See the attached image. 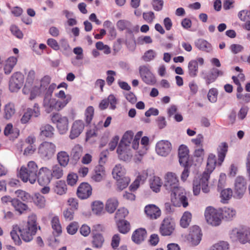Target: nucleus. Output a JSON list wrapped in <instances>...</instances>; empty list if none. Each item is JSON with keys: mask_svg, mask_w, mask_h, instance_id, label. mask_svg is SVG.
<instances>
[{"mask_svg": "<svg viewBox=\"0 0 250 250\" xmlns=\"http://www.w3.org/2000/svg\"><path fill=\"white\" fill-rule=\"evenodd\" d=\"M38 167L34 161H30L26 167L22 166L20 170L19 176L23 182L29 181L31 184L35 183L37 178Z\"/></svg>", "mask_w": 250, "mask_h": 250, "instance_id": "nucleus-1", "label": "nucleus"}, {"mask_svg": "<svg viewBox=\"0 0 250 250\" xmlns=\"http://www.w3.org/2000/svg\"><path fill=\"white\" fill-rule=\"evenodd\" d=\"M37 216L32 214L29 216L27 225L23 228L20 229V234L22 240L28 242L33 238L37 230Z\"/></svg>", "mask_w": 250, "mask_h": 250, "instance_id": "nucleus-2", "label": "nucleus"}, {"mask_svg": "<svg viewBox=\"0 0 250 250\" xmlns=\"http://www.w3.org/2000/svg\"><path fill=\"white\" fill-rule=\"evenodd\" d=\"M209 175L207 172H204L201 177H195L193 181V192L194 195L199 194L201 188L205 193L209 192L208 179Z\"/></svg>", "mask_w": 250, "mask_h": 250, "instance_id": "nucleus-3", "label": "nucleus"}, {"mask_svg": "<svg viewBox=\"0 0 250 250\" xmlns=\"http://www.w3.org/2000/svg\"><path fill=\"white\" fill-rule=\"evenodd\" d=\"M171 192V201L174 206L180 207L182 205L184 208L188 207V203L184 188L180 187Z\"/></svg>", "mask_w": 250, "mask_h": 250, "instance_id": "nucleus-4", "label": "nucleus"}, {"mask_svg": "<svg viewBox=\"0 0 250 250\" xmlns=\"http://www.w3.org/2000/svg\"><path fill=\"white\" fill-rule=\"evenodd\" d=\"M56 148L54 144L45 141L40 144L38 149V153L42 159L48 160L54 155Z\"/></svg>", "mask_w": 250, "mask_h": 250, "instance_id": "nucleus-5", "label": "nucleus"}, {"mask_svg": "<svg viewBox=\"0 0 250 250\" xmlns=\"http://www.w3.org/2000/svg\"><path fill=\"white\" fill-rule=\"evenodd\" d=\"M205 216L208 223L213 226H219L221 223L220 211L212 207L207 208Z\"/></svg>", "mask_w": 250, "mask_h": 250, "instance_id": "nucleus-6", "label": "nucleus"}, {"mask_svg": "<svg viewBox=\"0 0 250 250\" xmlns=\"http://www.w3.org/2000/svg\"><path fill=\"white\" fill-rule=\"evenodd\" d=\"M64 104L58 102L55 99L51 98V95H46L44 97L43 106L47 113L60 111L64 107Z\"/></svg>", "mask_w": 250, "mask_h": 250, "instance_id": "nucleus-7", "label": "nucleus"}, {"mask_svg": "<svg viewBox=\"0 0 250 250\" xmlns=\"http://www.w3.org/2000/svg\"><path fill=\"white\" fill-rule=\"evenodd\" d=\"M23 82V75L19 72L14 73L9 80V90L12 92L18 91L22 86Z\"/></svg>", "mask_w": 250, "mask_h": 250, "instance_id": "nucleus-8", "label": "nucleus"}, {"mask_svg": "<svg viewBox=\"0 0 250 250\" xmlns=\"http://www.w3.org/2000/svg\"><path fill=\"white\" fill-rule=\"evenodd\" d=\"M139 73L143 81L146 84L153 85L156 83V80L150 71L149 66L142 65L139 67Z\"/></svg>", "mask_w": 250, "mask_h": 250, "instance_id": "nucleus-9", "label": "nucleus"}, {"mask_svg": "<svg viewBox=\"0 0 250 250\" xmlns=\"http://www.w3.org/2000/svg\"><path fill=\"white\" fill-rule=\"evenodd\" d=\"M223 71L216 68H212L208 73L205 70H202L200 72L201 77L205 81L207 85L214 82L218 77L223 76Z\"/></svg>", "mask_w": 250, "mask_h": 250, "instance_id": "nucleus-10", "label": "nucleus"}, {"mask_svg": "<svg viewBox=\"0 0 250 250\" xmlns=\"http://www.w3.org/2000/svg\"><path fill=\"white\" fill-rule=\"evenodd\" d=\"M52 120L57 124V128L60 134H63L67 132L68 127L67 117L56 114L52 116Z\"/></svg>", "mask_w": 250, "mask_h": 250, "instance_id": "nucleus-11", "label": "nucleus"}, {"mask_svg": "<svg viewBox=\"0 0 250 250\" xmlns=\"http://www.w3.org/2000/svg\"><path fill=\"white\" fill-rule=\"evenodd\" d=\"M164 187L170 191L179 188V180L177 176L174 173L167 172L165 177Z\"/></svg>", "mask_w": 250, "mask_h": 250, "instance_id": "nucleus-12", "label": "nucleus"}, {"mask_svg": "<svg viewBox=\"0 0 250 250\" xmlns=\"http://www.w3.org/2000/svg\"><path fill=\"white\" fill-rule=\"evenodd\" d=\"M52 179L51 170L47 167L39 169L37 174V181L41 186L48 185Z\"/></svg>", "mask_w": 250, "mask_h": 250, "instance_id": "nucleus-13", "label": "nucleus"}, {"mask_svg": "<svg viewBox=\"0 0 250 250\" xmlns=\"http://www.w3.org/2000/svg\"><path fill=\"white\" fill-rule=\"evenodd\" d=\"M116 26L119 30L122 31L126 30V33L129 34L139 32V26L138 25L133 26L132 23L128 20H119L116 23Z\"/></svg>", "mask_w": 250, "mask_h": 250, "instance_id": "nucleus-14", "label": "nucleus"}, {"mask_svg": "<svg viewBox=\"0 0 250 250\" xmlns=\"http://www.w3.org/2000/svg\"><path fill=\"white\" fill-rule=\"evenodd\" d=\"M246 190V182L242 176H238L234 184V195L237 198H241L244 194Z\"/></svg>", "mask_w": 250, "mask_h": 250, "instance_id": "nucleus-15", "label": "nucleus"}, {"mask_svg": "<svg viewBox=\"0 0 250 250\" xmlns=\"http://www.w3.org/2000/svg\"><path fill=\"white\" fill-rule=\"evenodd\" d=\"M41 114L39 105L35 104L33 108H28L21 119V122L25 124L27 123L31 117H38Z\"/></svg>", "mask_w": 250, "mask_h": 250, "instance_id": "nucleus-16", "label": "nucleus"}, {"mask_svg": "<svg viewBox=\"0 0 250 250\" xmlns=\"http://www.w3.org/2000/svg\"><path fill=\"white\" fill-rule=\"evenodd\" d=\"M204 63V60L203 58L199 57L195 60H191L188 63V74L191 78H195L197 76L198 72V65L202 66Z\"/></svg>", "mask_w": 250, "mask_h": 250, "instance_id": "nucleus-17", "label": "nucleus"}, {"mask_svg": "<svg viewBox=\"0 0 250 250\" xmlns=\"http://www.w3.org/2000/svg\"><path fill=\"white\" fill-rule=\"evenodd\" d=\"M84 124L82 120H78L75 121L71 127L69 138L73 140L78 137L83 132L84 128Z\"/></svg>", "mask_w": 250, "mask_h": 250, "instance_id": "nucleus-18", "label": "nucleus"}, {"mask_svg": "<svg viewBox=\"0 0 250 250\" xmlns=\"http://www.w3.org/2000/svg\"><path fill=\"white\" fill-rule=\"evenodd\" d=\"M175 229L174 222L169 218H165L163 221L160 228V232L163 236L170 235Z\"/></svg>", "mask_w": 250, "mask_h": 250, "instance_id": "nucleus-19", "label": "nucleus"}, {"mask_svg": "<svg viewBox=\"0 0 250 250\" xmlns=\"http://www.w3.org/2000/svg\"><path fill=\"white\" fill-rule=\"evenodd\" d=\"M201 230L198 226H194L190 228L188 239L192 245H198L201 240Z\"/></svg>", "mask_w": 250, "mask_h": 250, "instance_id": "nucleus-20", "label": "nucleus"}, {"mask_svg": "<svg viewBox=\"0 0 250 250\" xmlns=\"http://www.w3.org/2000/svg\"><path fill=\"white\" fill-rule=\"evenodd\" d=\"M92 190V187L89 184L83 183L78 187L77 194L79 198L86 199L91 195Z\"/></svg>", "mask_w": 250, "mask_h": 250, "instance_id": "nucleus-21", "label": "nucleus"}, {"mask_svg": "<svg viewBox=\"0 0 250 250\" xmlns=\"http://www.w3.org/2000/svg\"><path fill=\"white\" fill-rule=\"evenodd\" d=\"M171 150V145L168 141L162 140L156 144V151L159 155L166 156L170 153Z\"/></svg>", "mask_w": 250, "mask_h": 250, "instance_id": "nucleus-22", "label": "nucleus"}, {"mask_svg": "<svg viewBox=\"0 0 250 250\" xmlns=\"http://www.w3.org/2000/svg\"><path fill=\"white\" fill-rule=\"evenodd\" d=\"M117 152L118 154L119 159L124 161H129L133 156L130 146L119 145Z\"/></svg>", "mask_w": 250, "mask_h": 250, "instance_id": "nucleus-23", "label": "nucleus"}, {"mask_svg": "<svg viewBox=\"0 0 250 250\" xmlns=\"http://www.w3.org/2000/svg\"><path fill=\"white\" fill-rule=\"evenodd\" d=\"M145 212L147 217L153 220L159 218L161 214L160 208L153 204L146 206L145 208Z\"/></svg>", "mask_w": 250, "mask_h": 250, "instance_id": "nucleus-24", "label": "nucleus"}, {"mask_svg": "<svg viewBox=\"0 0 250 250\" xmlns=\"http://www.w3.org/2000/svg\"><path fill=\"white\" fill-rule=\"evenodd\" d=\"M105 176L104 167L102 165L99 164L95 167L91 179L94 182H100L104 178Z\"/></svg>", "mask_w": 250, "mask_h": 250, "instance_id": "nucleus-25", "label": "nucleus"}, {"mask_svg": "<svg viewBox=\"0 0 250 250\" xmlns=\"http://www.w3.org/2000/svg\"><path fill=\"white\" fill-rule=\"evenodd\" d=\"M179 161L180 164L183 166L187 165L189 156L188 149L187 146L181 145L178 150Z\"/></svg>", "mask_w": 250, "mask_h": 250, "instance_id": "nucleus-26", "label": "nucleus"}, {"mask_svg": "<svg viewBox=\"0 0 250 250\" xmlns=\"http://www.w3.org/2000/svg\"><path fill=\"white\" fill-rule=\"evenodd\" d=\"M148 176L146 171H143L139 174L134 182L130 186L129 189L131 191L136 190L141 184L144 183Z\"/></svg>", "mask_w": 250, "mask_h": 250, "instance_id": "nucleus-27", "label": "nucleus"}, {"mask_svg": "<svg viewBox=\"0 0 250 250\" xmlns=\"http://www.w3.org/2000/svg\"><path fill=\"white\" fill-rule=\"evenodd\" d=\"M146 237V231L145 229L140 228L134 231L132 235V240L137 244H140Z\"/></svg>", "mask_w": 250, "mask_h": 250, "instance_id": "nucleus-28", "label": "nucleus"}, {"mask_svg": "<svg viewBox=\"0 0 250 250\" xmlns=\"http://www.w3.org/2000/svg\"><path fill=\"white\" fill-rule=\"evenodd\" d=\"M17 58L15 57H10L5 60L3 65V71L6 75L10 74L17 62Z\"/></svg>", "mask_w": 250, "mask_h": 250, "instance_id": "nucleus-29", "label": "nucleus"}, {"mask_svg": "<svg viewBox=\"0 0 250 250\" xmlns=\"http://www.w3.org/2000/svg\"><path fill=\"white\" fill-rule=\"evenodd\" d=\"M12 206L15 210L20 214L24 213V211L29 209L28 206L21 202L19 199L13 198L12 201Z\"/></svg>", "mask_w": 250, "mask_h": 250, "instance_id": "nucleus-30", "label": "nucleus"}, {"mask_svg": "<svg viewBox=\"0 0 250 250\" xmlns=\"http://www.w3.org/2000/svg\"><path fill=\"white\" fill-rule=\"evenodd\" d=\"M149 184L150 188L157 193L160 190L162 182L159 177L153 176L149 179Z\"/></svg>", "mask_w": 250, "mask_h": 250, "instance_id": "nucleus-31", "label": "nucleus"}, {"mask_svg": "<svg viewBox=\"0 0 250 250\" xmlns=\"http://www.w3.org/2000/svg\"><path fill=\"white\" fill-rule=\"evenodd\" d=\"M119 206V201L115 197L109 198L105 204L106 210L109 213H113Z\"/></svg>", "mask_w": 250, "mask_h": 250, "instance_id": "nucleus-32", "label": "nucleus"}, {"mask_svg": "<svg viewBox=\"0 0 250 250\" xmlns=\"http://www.w3.org/2000/svg\"><path fill=\"white\" fill-rule=\"evenodd\" d=\"M228 145L227 143H221L217 148L218 161L219 165H221L224 161L228 151Z\"/></svg>", "mask_w": 250, "mask_h": 250, "instance_id": "nucleus-33", "label": "nucleus"}, {"mask_svg": "<svg viewBox=\"0 0 250 250\" xmlns=\"http://www.w3.org/2000/svg\"><path fill=\"white\" fill-rule=\"evenodd\" d=\"M57 160L61 166L66 167L69 161V156L66 151H61L57 154Z\"/></svg>", "mask_w": 250, "mask_h": 250, "instance_id": "nucleus-34", "label": "nucleus"}, {"mask_svg": "<svg viewBox=\"0 0 250 250\" xmlns=\"http://www.w3.org/2000/svg\"><path fill=\"white\" fill-rule=\"evenodd\" d=\"M220 213L222 218L227 221L232 220L236 216V214L235 209L229 208H224Z\"/></svg>", "mask_w": 250, "mask_h": 250, "instance_id": "nucleus-35", "label": "nucleus"}, {"mask_svg": "<svg viewBox=\"0 0 250 250\" xmlns=\"http://www.w3.org/2000/svg\"><path fill=\"white\" fill-rule=\"evenodd\" d=\"M40 135L47 138H52L54 135V128L50 125H42L40 128Z\"/></svg>", "mask_w": 250, "mask_h": 250, "instance_id": "nucleus-36", "label": "nucleus"}, {"mask_svg": "<svg viewBox=\"0 0 250 250\" xmlns=\"http://www.w3.org/2000/svg\"><path fill=\"white\" fill-rule=\"evenodd\" d=\"M195 44L196 47L203 51L209 52L212 49L211 44L203 39L198 40L195 42Z\"/></svg>", "mask_w": 250, "mask_h": 250, "instance_id": "nucleus-37", "label": "nucleus"}, {"mask_svg": "<svg viewBox=\"0 0 250 250\" xmlns=\"http://www.w3.org/2000/svg\"><path fill=\"white\" fill-rule=\"evenodd\" d=\"M125 169L120 164L115 165L112 170V175L113 178L116 180L121 179V178L125 177Z\"/></svg>", "mask_w": 250, "mask_h": 250, "instance_id": "nucleus-38", "label": "nucleus"}, {"mask_svg": "<svg viewBox=\"0 0 250 250\" xmlns=\"http://www.w3.org/2000/svg\"><path fill=\"white\" fill-rule=\"evenodd\" d=\"M51 223L54 235L56 236L59 235L62 233V230L59 217L54 216L52 218Z\"/></svg>", "mask_w": 250, "mask_h": 250, "instance_id": "nucleus-39", "label": "nucleus"}, {"mask_svg": "<svg viewBox=\"0 0 250 250\" xmlns=\"http://www.w3.org/2000/svg\"><path fill=\"white\" fill-rule=\"evenodd\" d=\"M216 163L215 155L213 154H210L207 161L206 170L204 172H207L210 176V174L215 168Z\"/></svg>", "mask_w": 250, "mask_h": 250, "instance_id": "nucleus-40", "label": "nucleus"}, {"mask_svg": "<svg viewBox=\"0 0 250 250\" xmlns=\"http://www.w3.org/2000/svg\"><path fill=\"white\" fill-rule=\"evenodd\" d=\"M104 204L100 201H95L92 202L91 209L92 212L97 215H100L104 212Z\"/></svg>", "mask_w": 250, "mask_h": 250, "instance_id": "nucleus-41", "label": "nucleus"}, {"mask_svg": "<svg viewBox=\"0 0 250 250\" xmlns=\"http://www.w3.org/2000/svg\"><path fill=\"white\" fill-rule=\"evenodd\" d=\"M148 142L149 139L147 137L144 136L142 137L141 145L140 146L139 145V148L136 150L140 156H143L146 153L148 148Z\"/></svg>", "mask_w": 250, "mask_h": 250, "instance_id": "nucleus-42", "label": "nucleus"}, {"mask_svg": "<svg viewBox=\"0 0 250 250\" xmlns=\"http://www.w3.org/2000/svg\"><path fill=\"white\" fill-rule=\"evenodd\" d=\"M16 197L19 200L25 202H31L32 200V197L31 195L25 191L18 189L15 192Z\"/></svg>", "mask_w": 250, "mask_h": 250, "instance_id": "nucleus-43", "label": "nucleus"}, {"mask_svg": "<svg viewBox=\"0 0 250 250\" xmlns=\"http://www.w3.org/2000/svg\"><path fill=\"white\" fill-rule=\"evenodd\" d=\"M4 115L5 118H11L15 113L16 109L13 103H8L4 106Z\"/></svg>", "mask_w": 250, "mask_h": 250, "instance_id": "nucleus-44", "label": "nucleus"}, {"mask_svg": "<svg viewBox=\"0 0 250 250\" xmlns=\"http://www.w3.org/2000/svg\"><path fill=\"white\" fill-rule=\"evenodd\" d=\"M54 190L55 193L59 195L65 194L67 190L66 185L63 181L57 182L54 187Z\"/></svg>", "mask_w": 250, "mask_h": 250, "instance_id": "nucleus-45", "label": "nucleus"}, {"mask_svg": "<svg viewBox=\"0 0 250 250\" xmlns=\"http://www.w3.org/2000/svg\"><path fill=\"white\" fill-rule=\"evenodd\" d=\"M133 133L131 131H126L123 135L119 145L130 146L131 142L133 137Z\"/></svg>", "mask_w": 250, "mask_h": 250, "instance_id": "nucleus-46", "label": "nucleus"}, {"mask_svg": "<svg viewBox=\"0 0 250 250\" xmlns=\"http://www.w3.org/2000/svg\"><path fill=\"white\" fill-rule=\"evenodd\" d=\"M20 233V228L18 225L13 226L12 230L10 232L11 236L14 241L16 245H20L21 243V241L17 232Z\"/></svg>", "mask_w": 250, "mask_h": 250, "instance_id": "nucleus-47", "label": "nucleus"}, {"mask_svg": "<svg viewBox=\"0 0 250 250\" xmlns=\"http://www.w3.org/2000/svg\"><path fill=\"white\" fill-rule=\"evenodd\" d=\"M56 97L61 99L57 100L58 102L64 104V107L71 100V96L70 95H65L63 90L60 91L58 93L55 94Z\"/></svg>", "mask_w": 250, "mask_h": 250, "instance_id": "nucleus-48", "label": "nucleus"}, {"mask_svg": "<svg viewBox=\"0 0 250 250\" xmlns=\"http://www.w3.org/2000/svg\"><path fill=\"white\" fill-rule=\"evenodd\" d=\"M117 226L119 231L122 233H126L130 230V224L126 220H122L119 221Z\"/></svg>", "mask_w": 250, "mask_h": 250, "instance_id": "nucleus-49", "label": "nucleus"}, {"mask_svg": "<svg viewBox=\"0 0 250 250\" xmlns=\"http://www.w3.org/2000/svg\"><path fill=\"white\" fill-rule=\"evenodd\" d=\"M62 167L60 165H55L52 167L51 170L52 177H54L56 179H60L63 176V172Z\"/></svg>", "mask_w": 250, "mask_h": 250, "instance_id": "nucleus-50", "label": "nucleus"}, {"mask_svg": "<svg viewBox=\"0 0 250 250\" xmlns=\"http://www.w3.org/2000/svg\"><path fill=\"white\" fill-rule=\"evenodd\" d=\"M229 244L228 242L220 241L213 245L210 250H229Z\"/></svg>", "mask_w": 250, "mask_h": 250, "instance_id": "nucleus-51", "label": "nucleus"}, {"mask_svg": "<svg viewBox=\"0 0 250 250\" xmlns=\"http://www.w3.org/2000/svg\"><path fill=\"white\" fill-rule=\"evenodd\" d=\"M83 154V147L79 145H75L72 148L71 155L75 160H78Z\"/></svg>", "mask_w": 250, "mask_h": 250, "instance_id": "nucleus-52", "label": "nucleus"}, {"mask_svg": "<svg viewBox=\"0 0 250 250\" xmlns=\"http://www.w3.org/2000/svg\"><path fill=\"white\" fill-rule=\"evenodd\" d=\"M191 214L188 211H186L184 213L181 220L180 225L183 228L188 227L191 219Z\"/></svg>", "mask_w": 250, "mask_h": 250, "instance_id": "nucleus-53", "label": "nucleus"}, {"mask_svg": "<svg viewBox=\"0 0 250 250\" xmlns=\"http://www.w3.org/2000/svg\"><path fill=\"white\" fill-rule=\"evenodd\" d=\"M104 239L100 234H97L93 236L92 243L93 247L96 248H100L102 247Z\"/></svg>", "mask_w": 250, "mask_h": 250, "instance_id": "nucleus-54", "label": "nucleus"}, {"mask_svg": "<svg viewBox=\"0 0 250 250\" xmlns=\"http://www.w3.org/2000/svg\"><path fill=\"white\" fill-rule=\"evenodd\" d=\"M35 204L40 208H44L46 205L45 198L40 194H36L34 200Z\"/></svg>", "mask_w": 250, "mask_h": 250, "instance_id": "nucleus-55", "label": "nucleus"}, {"mask_svg": "<svg viewBox=\"0 0 250 250\" xmlns=\"http://www.w3.org/2000/svg\"><path fill=\"white\" fill-rule=\"evenodd\" d=\"M243 234L242 231L235 228L231 231L229 233V236L233 241H237L238 240L241 242Z\"/></svg>", "mask_w": 250, "mask_h": 250, "instance_id": "nucleus-56", "label": "nucleus"}, {"mask_svg": "<svg viewBox=\"0 0 250 250\" xmlns=\"http://www.w3.org/2000/svg\"><path fill=\"white\" fill-rule=\"evenodd\" d=\"M117 181V186L118 188L120 190H123L124 188H126L128 184L130 182V179L128 177H124L121 178V179L116 180Z\"/></svg>", "mask_w": 250, "mask_h": 250, "instance_id": "nucleus-57", "label": "nucleus"}, {"mask_svg": "<svg viewBox=\"0 0 250 250\" xmlns=\"http://www.w3.org/2000/svg\"><path fill=\"white\" fill-rule=\"evenodd\" d=\"M94 109L92 106H88L85 111V120L87 124L90 123L94 115Z\"/></svg>", "mask_w": 250, "mask_h": 250, "instance_id": "nucleus-58", "label": "nucleus"}, {"mask_svg": "<svg viewBox=\"0 0 250 250\" xmlns=\"http://www.w3.org/2000/svg\"><path fill=\"white\" fill-rule=\"evenodd\" d=\"M128 214V211L126 208H119L115 213V218L119 221L123 220Z\"/></svg>", "mask_w": 250, "mask_h": 250, "instance_id": "nucleus-59", "label": "nucleus"}, {"mask_svg": "<svg viewBox=\"0 0 250 250\" xmlns=\"http://www.w3.org/2000/svg\"><path fill=\"white\" fill-rule=\"evenodd\" d=\"M156 52L150 49L146 51L143 56V59L146 62H149L153 60L156 56Z\"/></svg>", "mask_w": 250, "mask_h": 250, "instance_id": "nucleus-60", "label": "nucleus"}, {"mask_svg": "<svg viewBox=\"0 0 250 250\" xmlns=\"http://www.w3.org/2000/svg\"><path fill=\"white\" fill-rule=\"evenodd\" d=\"M96 47L98 50L103 51L105 54H109L111 53L110 47L106 44H104L102 42H98L96 43Z\"/></svg>", "mask_w": 250, "mask_h": 250, "instance_id": "nucleus-61", "label": "nucleus"}, {"mask_svg": "<svg viewBox=\"0 0 250 250\" xmlns=\"http://www.w3.org/2000/svg\"><path fill=\"white\" fill-rule=\"evenodd\" d=\"M218 92L216 88H212L209 90L208 94V98L211 103H215L217 99Z\"/></svg>", "mask_w": 250, "mask_h": 250, "instance_id": "nucleus-62", "label": "nucleus"}, {"mask_svg": "<svg viewBox=\"0 0 250 250\" xmlns=\"http://www.w3.org/2000/svg\"><path fill=\"white\" fill-rule=\"evenodd\" d=\"M232 196V191L230 188H227L221 191V197L222 200L227 201L231 198Z\"/></svg>", "mask_w": 250, "mask_h": 250, "instance_id": "nucleus-63", "label": "nucleus"}, {"mask_svg": "<svg viewBox=\"0 0 250 250\" xmlns=\"http://www.w3.org/2000/svg\"><path fill=\"white\" fill-rule=\"evenodd\" d=\"M143 17L144 20L149 23H152L155 18L154 13L152 11L143 13Z\"/></svg>", "mask_w": 250, "mask_h": 250, "instance_id": "nucleus-64", "label": "nucleus"}]
</instances>
